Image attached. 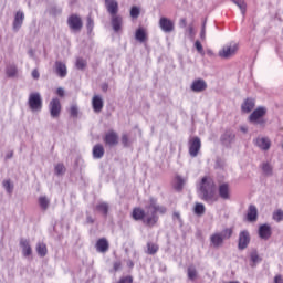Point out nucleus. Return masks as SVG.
Wrapping results in <instances>:
<instances>
[{
    "mask_svg": "<svg viewBox=\"0 0 283 283\" xmlns=\"http://www.w3.org/2000/svg\"><path fill=\"white\" fill-rule=\"evenodd\" d=\"M189 154L191 158H196L198 156L200 148L202 147V142H200L199 137H192L189 143Z\"/></svg>",
    "mask_w": 283,
    "mask_h": 283,
    "instance_id": "obj_8",
    "label": "nucleus"
},
{
    "mask_svg": "<svg viewBox=\"0 0 283 283\" xmlns=\"http://www.w3.org/2000/svg\"><path fill=\"white\" fill-rule=\"evenodd\" d=\"M200 39L205 41L207 39V21L202 23L201 32H200Z\"/></svg>",
    "mask_w": 283,
    "mask_h": 283,
    "instance_id": "obj_45",
    "label": "nucleus"
},
{
    "mask_svg": "<svg viewBox=\"0 0 283 283\" xmlns=\"http://www.w3.org/2000/svg\"><path fill=\"white\" fill-rule=\"evenodd\" d=\"M86 65L87 61H85L83 57H77L75 63V67H77V70H85Z\"/></svg>",
    "mask_w": 283,
    "mask_h": 283,
    "instance_id": "obj_40",
    "label": "nucleus"
},
{
    "mask_svg": "<svg viewBox=\"0 0 283 283\" xmlns=\"http://www.w3.org/2000/svg\"><path fill=\"white\" fill-rule=\"evenodd\" d=\"M190 90L192 92H205V90H207V82H205V80H195L190 86Z\"/></svg>",
    "mask_w": 283,
    "mask_h": 283,
    "instance_id": "obj_19",
    "label": "nucleus"
},
{
    "mask_svg": "<svg viewBox=\"0 0 283 283\" xmlns=\"http://www.w3.org/2000/svg\"><path fill=\"white\" fill-rule=\"evenodd\" d=\"M234 142H235V133H233V130H226V133L221 135V143L226 147H229V145H231V143H234Z\"/></svg>",
    "mask_w": 283,
    "mask_h": 283,
    "instance_id": "obj_18",
    "label": "nucleus"
},
{
    "mask_svg": "<svg viewBox=\"0 0 283 283\" xmlns=\"http://www.w3.org/2000/svg\"><path fill=\"white\" fill-rule=\"evenodd\" d=\"M108 87H109V86H108L107 84H103V85H102V90H103L104 92H107Z\"/></svg>",
    "mask_w": 283,
    "mask_h": 283,
    "instance_id": "obj_62",
    "label": "nucleus"
},
{
    "mask_svg": "<svg viewBox=\"0 0 283 283\" xmlns=\"http://www.w3.org/2000/svg\"><path fill=\"white\" fill-rule=\"evenodd\" d=\"M264 116H266V107L259 106L250 114L249 123L252 125H258L259 127H264V125H266V119H264Z\"/></svg>",
    "mask_w": 283,
    "mask_h": 283,
    "instance_id": "obj_3",
    "label": "nucleus"
},
{
    "mask_svg": "<svg viewBox=\"0 0 283 283\" xmlns=\"http://www.w3.org/2000/svg\"><path fill=\"white\" fill-rule=\"evenodd\" d=\"M219 196L222 200H229L231 198V191L229 189V184H221L219 186Z\"/></svg>",
    "mask_w": 283,
    "mask_h": 283,
    "instance_id": "obj_23",
    "label": "nucleus"
},
{
    "mask_svg": "<svg viewBox=\"0 0 283 283\" xmlns=\"http://www.w3.org/2000/svg\"><path fill=\"white\" fill-rule=\"evenodd\" d=\"M185 182H187V179H185L180 176H176V178H175V189L177 191H182V188L185 187Z\"/></svg>",
    "mask_w": 283,
    "mask_h": 283,
    "instance_id": "obj_32",
    "label": "nucleus"
},
{
    "mask_svg": "<svg viewBox=\"0 0 283 283\" xmlns=\"http://www.w3.org/2000/svg\"><path fill=\"white\" fill-rule=\"evenodd\" d=\"M129 265H130V266H134V263H133V262H130V263H129Z\"/></svg>",
    "mask_w": 283,
    "mask_h": 283,
    "instance_id": "obj_64",
    "label": "nucleus"
},
{
    "mask_svg": "<svg viewBox=\"0 0 283 283\" xmlns=\"http://www.w3.org/2000/svg\"><path fill=\"white\" fill-rule=\"evenodd\" d=\"M24 20H25V13H23V11H18L13 20L14 32H19V30H21V25H23Z\"/></svg>",
    "mask_w": 283,
    "mask_h": 283,
    "instance_id": "obj_17",
    "label": "nucleus"
},
{
    "mask_svg": "<svg viewBox=\"0 0 283 283\" xmlns=\"http://www.w3.org/2000/svg\"><path fill=\"white\" fill-rule=\"evenodd\" d=\"M195 48L197 50V52H199V54H205V49H202V44L200 43V41H196L195 42Z\"/></svg>",
    "mask_w": 283,
    "mask_h": 283,
    "instance_id": "obj_49",
    "label": "nucleus"
},
{
    "mask_svg": "<svg viewBox=\"0 0 283 283\" xmlns=\"http://www.w3.org/2000/svg\"><path fill=\"white\" fill-rule=\"evenodd\" d=\"M195 213H196V216H203L205 214V205L196 203Z\"/></svg>",
    "mask_w": 283,
    "mask_h": 283,
    "instance_id": "obj_41",
    "label": "nucleus"
},
{
    "mask_svg": "<svg viewBox=\"0 0 283 283\" xmlns=\"http://www.w3.org/2000/svg\"><path fill=\"white\" fill-rule=\"evenodd\" d=\"M187 275L191 282H195V280H198V270L196 269V266L190 265L187 270Z\"/></svg>",
    "mask_w": 283,
    "mask_h": 283,
    "instance_id": "obj_31",
    "label": "nucleus"
},
{
    "mask_svg": "<svg viewBox=\"0 0 283 283\" xmlns=\"http://www.w3.org/2000/svg\"><path fill=\"white\" fill-rule=\"evenodd\" d=\"M272 220H274V222H282V220H283V210L282 209L275 210L272 214Z\"/></svg>",
    "mask_w": 283,
    "mask_h": 283,
    "instance_id": "obj_39",
    "label": "nucleus"
},
{
    "mask_svg": "<svg viewBox=\"0 0 283 283\" xmlns=\"http://www.w3.org/2000/svg\"><path fill=\"white\" fill-rule=\"evenodd\" d=\"M179 27L180 28H187V19L181 18L180 21H179Z\"/></svg>",
    "mask_w": 283,
    "mask_h": 283,
    "instance_id": "obj_56",
    "label": "nucleus"
},
{
    "mask_svg": "<svg viewBox=\"0 0 283 283\" xmlns=\"http://www.w3.org/2000/svg\"><path fill=\"white\" fill-rule=\"evenodd\" d=\"M231 235H233V230L227 228V229L222 230L221 232L213 233L210 237V242H211L212 247L218 249V247H222V244L224 243V240H229V238H231Z\"/></svg>",
    "mask_w": 283,
    "mask_h": 283,
    "instance_id": "obj_4",
    "label": "nucleus"
},
{
    "mask_svg": "<svg viewBox=\"0 0 283 283\" xmlns=\"http://www.w3.org/2000/svg\"><path fill=\"white\" fill-rule=\"evenodd\" d=\"M103 156H105V148L103 147V145L97 144L93 147V158H95L96 160H99V158H103Z\"/></svg>",
    "mask_w": 283,
    "mask_h": 283,
    "instance_id": "obj_26",
    "label": "nucleus"
},
{
    "mask_svg": "<svg viewBox=\"0 0 283 283\" xmlns=\"http://www.w3.org/2000/svg\"><path fill=\"white\" fill-rule=\"evenodd\" d=\"M272 233L273 232L271 230L270 224L264 223L259 227V238H261V240H269V238H271Z\"/></svg>",
    "mask_w": 283,
    "mask_h": 283,
    "instance_id": "obj_15",
    "label": "nucleus"
},
{
    "mask_svg": "<svg viewBox=\"0 0 283 283\" xmlns=\"http://www.w3.org/2000/svg\"><path fill=\"white\" fill-rule=\"evenodd\" d=\"M207 54H208V56H213V51L208 50V51H207Z\"/></svg>",
    "mask_w": 283,
    "mask_h": 283,
    "instance_id": "obj_63",
    "label": "nucleus"
},
{
    "mask_svg": "<svg viewBox=\"0 0 283 283\" xmlns=\"http://www.w3.org/2000/svg\"><path fill=\"white\" fill-rule=\"evenodd\" d=\"M186 32L189 34L190 39H193V36H196V31L193 30V24H189Z\"/></svg>",
    "mask_w": 283,
    "mask_h": 283,
    "instance_id": "obj_48",
    "label": "nucleus"
},
{
    "mask_svg": "<svg viewBox=\"0 0 283 283\" xmlns=\"http://www.w3.org/2000/svg\"><path fill=\"white\" fill-rule=\"evenodd\" d=\"M274 283H283V277H282V275H276L275 277H274Z\"/></svg>",
    "mask_w": 283,
    "mask_h": 283,
    "instance_id": "obj_57",
    "label": "nucleus"
},
{
    "mask_svg": "<svg viewBox=\"0 0 283 283\" xmlns=\"http://www.w3.org/2000/svg\"><path fill=\"white\" fill-rule=\"evenodd\" d=\"M67 23L71 30H73V32H81L83 28V20H81V17L78 15H71L67 19Z\"/></svg>",
    "mask_w": 283,
    "mask_h": 283,
    "instance_id": "obj_10",
    "label": "nucleus"
},
{
    "mask_svg": "<svg viewBox=\"0 0 283 283\" xmlns=\"http://www.w3.org/2000/svg\"><path fill=\"white\" fill-rule=\"evenodd\" d=\"M12 156H14V153L13 151H10L6 155V159L7 160H10V158H12Z\"/></svg>",
    "mask_w": 283,
    "mask_h": 283,
    "instance_id": "obj_60",
    "label": "nucleus"
},
{
    "mask_svg": "<svg viewBox=\"0 0 283 283\" xmlns=\"http://www.w3.org/2000/svg\"><path fill=\"white\" fill-rule=\"evenodd\" d=\"M86 222H87L88 224H94V219L92 218V216H87V217H86Z\"/></svg>",
    "mask_w": 283,
    "mask_h": 283,
    "instance_id": "obj_58",
    "label": "nucleus"
},
{
    "mask_svg": "<svg viewBox=\"0 0 283 283\" xmlns=\"http://www.w3.org/2000/svg\"><path fill=\"white\" fill-rule=\"evenodd\" d=\"M199 197L207 205H214V202L220 200V197L216 193V181H213V178L206 176L201 179L199 182Z\"/></svg>",
    "mask_w": 283,
    "mask_h": 283,
    "instance_id": "obj_2",
    "label": "nucleus"
},
{
    "mask_svg": "<svg viewBox=\"0 0 283 283\" xmlns=\"http://www.w3.org/2000/svg\"><path fill=\"white\" fill-rule=\"evenodd\" d=\"M247 220L248 222H255L258 220V208L253 205H251L248 209L247 213Z\"/></svg>",
    "mask_w": 283,
    "mask_h": 283,
    "instance_id": "obj_25",
    "label": "nucleus"
},
{
    "mask_svg": "<svg viewBox=\"0 0 283 283\" xmlns=\"http://www.w3.org/2000/svg\"><path fill=\"white\" fill-rule=\"evenodd\" d=\"M146 253L147 255H156V253H158V244L154 243V242H148L146 244Z\"/></svg>",
    "mask_w": 283,
    "mask_h": 283,
    "instance_id": "obj_29",
    "label": "nucleus"
},
{
    "mask_svg": "<svg viewBox=\"0 0 283 283\" xmlns=\"http://www.w3.org/2000/svg\"><path fill=\"white\" fill-rule=\"evenodd\" d=\"M251 242V235L249 234V231L243 230L239 234V243L238 249L239 251H244L247 247H249V243Z\"/></svg>",
    "mask_w": 283,
    "mask_h": 283,
    "instance_id": "obj_9",
    "label": "nucleus"
},
{
    "mask_svg": "<svg viewBox=\"0 0 283 283\" xmlns=\"http://www.w3.org/2000/svg\"><path fill=\"white\" fill-rule=\"evenodd\" d=\"M55 174L56 176H63L65 174V166L63 164L55 165Z\"/></svg>",
    "mask_w": 283,
    "mask_h": 283,
    "instance_id": "obj_43",
    "label": "nucleus"
},
{
    "mask_svg": "<svg viewBox=\"0 0 283 283\" xmlns=\"http://www.w3.org/2000/svg\"><path fill=\"white\" fill-rule=\"evenodd\" d=\"M105 7L111 17L118 15V1L105 0Z\"/></svg>",
    "mask_w": 283,
    "mask_h": 283,
    "instance_id": "obj_16",
    "label": "nucleus"
},
{
    "mask_svg": "<svg viewBox=\"0 0 283 283\" xmlns=\"http://www.w3.org/2000/svg\"><path fill=\"white\" fill-rule=\"evenodd\" d=\"M262 171L265 174V176H272L273 175V166L269 163L262 164Z\"/></svg>",
    "mask_w": 283,
    "mask_h": 283,
    "instance_id": "obj_38",
    "label": "nucleus"
},
{
    "mask_svg": "<svg viewBox=\"0 0 283 283\" xmlns=\"http://www.w3.org/2000/svg\"><path fill=\"white\" fill-rule=\"evenodd\" d=\"M87 32H92L94 30V20L92 17L87 18V23H86Z\"/></svg>",
    "mask_w": 283,
    "mask_h": 283,
    "instance_id": "obj_46",
    "label": "nucleus"
},
{
    "mask_svg": "<svg viewBox=\"0 0 283 283\" xmlns=\"http://www.w3.org/2000/svg\"><path fill=\"white\" fill-rule=\"evenodd\" d=\"M56 94L57 96H60L61 98H63V96H65V90H63V87H59L56 90Z\"/></svg>",
    "mask_w": 283,
    "mask_h": 283,
    "instance_id": "obj_52",
    "label": "nucleus"
},
{
    "mask_svg": "<svg viewBox=\"0 0 283 283\" xmlns=\"http://www.w3.org/2000/svg\"><path fill=\"white\" fill-rule=\"evenodd\" d=\"M20 247L22 249V253H23L24 258L32 255V247H30V241L22 239L20 241Z\"/></svg>",
    "mask_w": 283,
    "mask_h": 283,
    "instance_id": "obj_24",
    "label": "nucleus"
},
{
    "mask_svg": "<svg viewBox=\"0 0 283 283\" xmlns=\"http://www.w3.org/2000/svg\"><path fill=\"white\" fill-rule=\"evenodd\" d=\"M250 258H251V262H253V264H258V262H262V259L258 254V251H252L250 254Z\"/></svg>",
    "mask_w": 283,
    "mask_h": 283,
    "instance_id": "obj_42",
    "label": "nucleus"
},
{
    "mask_svg": "<svg viewBox=\"0 0 283 283\" xmlns=\"http://www.w3.org/2000/svg\"><path fill=\"white\" fill-rule=\"evenodd\" d=\"M96 211H99V213H103V216L107 218V213L109 212V205H107V202L97 203Z\"/></svg>",
    "mask_w": 283,
    "mask_h": 283,
    "instance_id": "obj_30",
    "label": "nucleus"
},
{
    "mask_svg": "<svg viewBox=\"0 0 283 283\" xmlns=\"http://www.w3.org/2000/svg\"><path fill=\"white\" fill-rule=\"evenodd\" d=\"M134 282V279H132V276H126L119 280L118 283H132Z\"/></svg>",
    "mask_w": 283,
    "mask_h": 283,
    "instance_id": "obj_51",
    "label": "nucleus"
},
{
    "mask_svg": "<svg viewBox=\"0 0 283 283\" xmlns=\"http://www.w3.org/2000/svg\"><path fill=\"white\" fill-rule=\"evenodd\" d=\"M120 269V262H115L114 263V270L118 271Z\"/></svg>",
    "mask_w": 283,
    "mask_h": 283,
    "instance_id": "obj_59",
    "label": "nucleus"
},
{
    "mask_svg": "<svg viewBox=\"0 0 283 283\" xmlns=\"http://www.w3.org/2000/svg\"><path fill=\"white\" fill-rule=\"evenodd\" d=\"M159 28L163 32H174L175 24L169 18L163 17L159 19Z\"/></svg>",
    "mask_w": 283,
    "mask_h": 283,
    "instance_id": "obj_11",
    "label": "nucleus"
},
{
    "mask_svg": "<svg viewBox=\"0 0 283 283\" xmlns=\"http://www.w3.org/2000/svg\"><path fill=\"white\" fill-rule=\"evenodd\" d=\"M232 3L241 10L243 17L247 14V2L244 0H232Z\"/></svg>",
    "mask_w": 283,
    "mask_h": 283,
    "instance_id": "obj_36",
    "label": "nucleus"
},
{
    "mask_svg": "<svg viewBox=\"0 0 283 283\" xmlns=\"http://www.w3.org/2000/svg\"><path fill=\"white\" fill-rule=\"evenodd\" d=\"M55 72H56L57 76H60V78H65V76H67V66L65 65V63H63L61 61H56L55 62Z\"/></svg>",
    "mask_w": 283,
    "mask_h": 283,
    "instance_id": "obj_21",
    "label": "nucleus"
},
{
    "mask_svg": "<svg viewBox=\"0 0 283 283\" xmlns=\"http://www.w3.org/2000/svg\"><path fill=\"white\" fill-rule=\"evenodd\" d=\"M36 252L40 255V258H45V255H48V245H45V243H38Z\"/></svg>",
    "mask_w": 283,
    "mask_h": 283,
    "instance_id": "obj_35",
    "label": "nucleus"
},
{
    "mask_svg": "<svg viewBox=\"0 0 283 283\" xmlns=\"http://www.w3.org/2000/svg\"><path fill=\"white\" fill-rule=\"evenodd\" d=\"M157 213L165 216L167 208L165 206H158L156 199H150L149 206L146 207V212L140 208H135L133 210V218L134 220H144V224H147V227H154L158 222Z\"/></svg>",
    "mask_w": 283,
    "mask_h": 283,
    "instance_id": "obj_1",
    "label": "nucleus"
},
{
    "mask_svg": "<svg viewBox=\"0 0 283 283\" xmlns=\"http://www.w3.org/2000/svg\"><path fill=\"white\" fill-rule=\"evenodd\" d=\"M70 114L73 116V118H76V116H78V106L72 105L70 108Z\"/></svg>",
    "mask_w": 283,
    "mask_h": 283,
    "instance_id": "obj_47",
    "label": "nucleus"
},
{
    "mask_svg": "<svg viewBox=\"0 0 283 283\" xmlns=\"http://www.w3.org/2000/svg\"><path fill=\"white\" fill-rule=\"evenodd\" d=\"M2 187L9 195H11L14 191V185L12 184V181H10V179L3 180Z\"/></svg>",
    "mask_w": 283,
    "mask_h": 283,
    "instance_id": "obj_37",
    "label": "nucleus"
},
{
    "mask_svg": "<svg viewBox=\"0 0 283 283\" xmlns=\"http://www.w3.org/2000/svg\"><path fill=\"white\" fill-rule=\"evenodd\" d=\"M28 54H29L30 59L36 60V55L34 53L33 49H29Z\"/></svg>",
    "mask_w": 283,
    "mask_h": 283,
    "instance_id": "obj_55",
    "label": "nucleus"
},
{
    "mask_svg": "<svg viewBox=\"0 0 283 283\" xmlns=\"http://www.w3.org/2000/svg\"><path fill=\"white\" fill-rule=\"evenodd\" d=\"M240 130H241L243 134H247V132H249V128H247V126H241V127H240Z\"/></svg>",
    "mask_w": 283,
    "mask_h": 283,
    "instance_id": "obj_61",
    "label": "nucleus"
},
{
    "mask_svg": "<svg viewBox=\"0 0 283 283\" xmlns=\"http://www.w3.org/2000/svg\"><path fill=\"white\" fill-rule=\"evenodd\" d=\"M17 65L14 64H9L6 69V74L9 78H14V76H17Z\"/></svg>",
    "mask_w": 283,
    "mask_h": 283,
    "instance_id": "obj_34",
    "label": "nucleus"
},
{
    "mask_svg": "<svg viewBox=\"0 0 283 283\" xmlns=\"http://www.w3.org/2000/svg\"><path fill=\"white\" fill-rule=\"evenodd\" d=\"M237 53H238V43L231 42L229 44H226L219 51V56L221 59H231V56H235Z\"/></svg>",
    "mask_w": 283,
    "mask_h": 283,
    "instance_id": "obj_6",
    "label": "nucleus"
},
{
    "mask_svg": "<svg viewBox=\"0 0 283 283\" xmlns=\"http://www.w3.org/2000/svg\"><path fill=\"white\" fill-rule=\"evenodd\" d=\"M39 205L42 211H48V209L50 208V199H48V197L45 196H42L39 198Z\"/></svg>",
    "mask_w": 283,
    "mask_h": 283,
    "instance_id": "obj_33",
    "label": "nucleus"
},
{
    "mask_svg": "<svg viewBox=\"0 0 283 283\" xmlns=\"http://www.w3.org/2000/svg\"><path fill=\"white\" fill-rule=\"evenodd\" d=\"M95 247L98 253H107L109 251V242L105 238L97 240Z\"/></svg>",
    "mask_w": 283,
    "mask_h": 283,
    "instance_id": "obj_22",
    "label": "nucleus"
},
{
    "mask_svg": "<svg viewBox=\"0 0 283 283\" xmlns=\"http://www.w3.org/2000/svg\"><path fill=\"white\" fill-rule=\"evenodd\" d=\"M172 220H177V222H182V220L180 219V212H174Z\"/></svg>",
    "mask_w": 283,
    "mask_h": 283,
    "instance_id": "obj_53",
    "label": "nucleus"
},
{
    "mask_svg": "<svg viewBox=\"0 0 283 283\" xmlns=\"http://www.w3.org/2000/svg\"><path fill=\"white\" fill-rule=\"evenodd\" d=\"M104 143L108 145V147L118 145V134L114 130L107 132L104 136Z\"/></svg>",
    "mask_w": 283,
    "mask_h": 283,
    "instance_id": "obj_12",
    "label": "nucleus"
},
{
    "mask_svg": "<svg viewBox=\"0 0 283 283\" xmlns=\"http://www.w3.org/2000/svg\"><path fill=\"white\" fill-rule=\"evenodd\" d=\"M111 25L114 30V32H120L123 28V17L120 15H113L111 17Z\"/></svg>",
    "mask_w": 283,
    "mask_h": 283,
    "instance_id": "obj_20",
    "label": "nucleus"
},
{
    "mask_svg": "<svg viewBox=\"0 0 283 283\" xmlns=\"http://www.w3.org/2000/svg\"><path fill=\"white\" fill-rule=\"evenodd\" d=\"M254 145L263 151H269V149H271V139H269V137H258L254 139Z\"/></svg>",
    "mask_w": 283,
    "mask_h": 283,
    "instance_id": "obj_13",
    "label": "nucleus"
},
{
    "mask_svg": "<svg viewBox=\"0 0 283 283\" xmlns=\"http://www.w3.org/2000/svg\"><path fill=\"white\" fill-rule=\"evenodd\" d=\"M39 77H40L39 70L34 69L32 71V78H34L36 81V80H39Z\"/></svg>",
    "mask_w": 283,
    "mask_h": 283,
    "instance_id": "obj_54",
    "label": "nucleus"
},
{
    "mask_svg": "<svg viewBox=\"0 0 283 283\" xmlns=\"http://www.w3.org/2000/svg\"><path fill=\"white\" fill-rule=\"evenodd\" d=\"M122 144L124 147H129V136L127 134L122 135Z\"/></svg>",
    "mask_w": 283,
    "mask_h": 283,
    "instance_id": "obj_50",
    "label": "nucleus"
},
{
    "mask_svg": "<svg viewBox=\"0 0 283 283\" xmlns=\"http://www.w3.org/2000/svg\"><path fill=\"white\" fill-rule=\"evenodd\" d=\"M135 39L136 41H139V43H145V41H147V32H145V29H137L135 32Z\"/></svg>",
    "mask_w": 283,
    "mask_h": 283,
    "instance_id": "obj_28",
    "label": "nucleus"
},
{
    "mask_svg": "<svg viewBox=\"0 0 283 283\" xmlns=\"http://www.w3.org/2000/svg\"><path fill=\"white\" fill-rule=\"evenodd\" d=\"M253 107H255V99L247 98L243 102L241 109H242V112H245V114H249V112L253 111Z\"/></svg>",
    "mask_w": 283,
    "mask_h": 283,
    "instance_id": "obj_27",
    "label": "nucleus"
},
{
    "mask_svg": "<svg viewBox=\"0 0 283 283\" xmlns=\"http://www.w3.org/2000/svg\"><path fill=\"white\" fill-rule=\"evenodd\" d=\"M49 112L51 118H59L61 116V99L59 97H53L49 103Z\"/></svg>",
    "mask_w": 283,
    "mask_h": 283,
    "instance_id": "obj_7",
    "label": "nucleus"
},
{
    "mask_svg": "<svg viewBox=\"0 0 283 283\" xmlns=\"http://www.w3.org/2000/svg\"><path fill=\"white\" fill-rule=\"evenodd\" d=\"M130 17L132 19H138L140 17V9L138 7H132Z\"/></svg>",
    "mask_w": 283,
    "mask_h": 283,
    "instance_id": "obj_44",
    "label": "nucleus"
},
{
    "mask_svg": "<svg viewBox=\"0 0 283 283\" xmlns=\"http://www.w3.org/2000/svg\"><path fill=\"white\" fill-rule=\"evenodd\" d=\"M92 107H93V111L95 112V114H101V112H103L104 102H103V97L101 95L93 96Z\"/></svg>",
    "mask_w": 283,
    "mask_h": 283,
    "instance_id": "obj_14",
    "label": "nucleus"
},
{
    "mask_svg": "<svg viewBox=\"0 0 283 283\" xmlns=\"http://www.w3.org/2000/svg\"><path fill=\"white\" fill-rule=\"evenodd\" d=\"M28 105L29 109H31L32 112H41V109H43V97H41V93H30L28 98Z\"/></svg>",
    "mask_w": 283,
    "mask_h": 283,
    "instance_id": "obj_5",
    "label": "nucleus"
}]
</instances>
